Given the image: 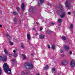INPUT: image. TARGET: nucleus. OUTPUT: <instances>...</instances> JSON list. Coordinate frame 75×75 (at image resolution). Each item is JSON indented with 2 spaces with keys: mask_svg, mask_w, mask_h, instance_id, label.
I'll return each mask as SVG.
<instances>
[{
  "mask_svg": "<svg viewBox=\"0 0 75 75\" xmlns=\"http://www.w3.org/2000/svg\"><path fill=\"white\" fill-rule=\"evenodd\" d=\"M3 68L6 73L7 74H11V69H9V67H8V66L7 63H5L3 65Z\"/></svg>",
  "mask_w": 75,
  "mask_h": 75,
  "instance_id": "f257e3e1",
  "label": "nucleus"
},
{
  "mask_svg": "<svg viewBox=\"0 0 75 75\" xmlns=\"http://www.w3.org/2000/svg\"><path fill=\"white\" fill-rule=\"evenodd\" d=\"M63 11H64V9L62 8L61 9L60 11L59 10H58L57 11V13H62L60 15L61 18H64L65 17V12H63Z\"/></svg>",
  "mask_w": 75,
  "mask_h": 75,
  "instance_id": "f03ea898",
  "label": "nucleus"
},
{
  "mask_svg": "<svg viewBox=\"0 0 75 75\" xmlns=\"http://www.w3.org/2000/svg\"><path fill=\"white\" fill-rule=\"evenodd\" d=\"M24 67H25L26 68H27V67H28L29 69H32V68H33L34 66L31 63H26L24 64Z\"/></svg>",
  "mask_w": 75,
  "mask_h": 75,
  "instance_id": "7ed1b4c3",
  "label": "nucleus"
},
{
  "mask_svg": "<svg viewBox=\"0 0 75 75\" xmlns=\"http://www.w3.org/2000/svg\"><path fill=\"white\" fill-rule=\"evenodd\" d=\"M65 4L66 7H67L69 9L70 8V5H69V3L68 1H66Z\"/></svg>",
  "mask_w": 75,
  "mask_h": 75,
  "instance_id": "20e7f679",
  "label": "nucleus"
},
{
  "mask_svg": "<svg viewBox=\"0 0 75 75\" xmlns=\"http://www.w3.org/2000/svg\"><path fill=\"white\" fill-rule=\"evenodd\" d=\"M67 64V60L64 59L62 62V65H66Z\"/></svg>",
  "mask_w": 75,
  "mask_h": 75,
  "instance_id": "39448f33",
  "label": "nucleus"
},
{
  "mask_svg": "<svg viewBox=\"0 0 75 75\" xmlns=\"http://www.w3.org/2000/svg\"><path fill=\"white\" fill-rule=\"evenodd\" d=\"M64 50L65 51H68V50H69V49H70V48L67 45H65L64 46Z\"/></svg>",
  "mask_w": 75,
  "mask_h": 75,
  "instance_id": "423d86ee",
  "label": "nucleus"
},
{
  "mask_svg": "<svg viewBox=\"0 0 75 75\" xmlns=\"http://www.w3.org/2000/svg\"><path fill=\"white\" fill-rule=\"evenodd\" d=\"M75 63L74 61H72L71 62V67H74L75 66Z\"/></svg>",
  "mask_w": 75,
  "mask_h": 75,
  "instance_id": "0eeeda50",
  "label": "nucleus"
},
{
  "mask_svg": "<svg viewBox=\"0 0 75 75\" xmlns=\"http://www.w3.org/2000/svg\"><path fill=\"white\" fill-rule=\"evenodd\" d=\"M7 56L6 55H4L2 58V60L4 61H7Z\"/></svg>",
  "mask_w": 75,
  "mask_h": 75,
  "instance_id": "6e6552de",
  "label": "nucleus"
},
{
  "mask_svg": "<svg viewBox=\"0 0 75 75\" xmlns=\"http://www.w3.org/2000/svg\"><path fill=\"white\" fill-rule=\"evenodd\" d=\"M21 7L23 11L24 10V4L22 3L21 4Z\"/></svg>",
  "mask_w": 75,
  "mask_h": 75,
  "instance_id": "1a4fd4ad",
  "label": "nucleus"
},
{
  "mask_svg": "<svg viewBox=\"0 0 75 75\" xmlns=\"http://www.w3.org/2000/svg\"><path fill=\"white\" fill-rule=\"evenodd\" d=\"M44 38V35H41L39 36V38L40 39H43Z\"/></svg>",
  "mask_w": 75,
  "mask_h": 75,
  "instance_id": "9d476101",
  "label": "nucleus"
},
{
  "mask_svg": "<svg viewBox=\"0 0 75 75\" xmlns=\"http://www.w3.org/2000/svg\"><path fill=\"white\" fill-rule=\"evenodd\" d=\"M22 57L23 59H26V56L25 54H22Z\"/></svg>",
  "mask_w": 75,
  "mask_h": 75,
  "instance_id": "9b49d317",
  "label": "nucleus"
},
{
  "mask_svg": "<svg viewBox=\"0 0 75 75\" xmlns=\"http://www.w3.org/2000/svg\"><path fill=\"white\" fill-rule=\"evenodd\" d=\"M27 37L28 38V40H30L31 39V36H30V34H28L27 35Z\"/></svg>",
  "mask_w": 75,
  "mask_h": 75,
  "instance_id": "f8f14e48",
  "label": "nucleus"
},
{
  "mask_svg": "<svg viewBox=\"0 0 75 75\" xmlns=\"http://www.w3.org/2000/svg\"><path fill=\"white\" fill-rule=\"evenodd\" d=\"M62 19L59 18L58 20V22L59 23H62Z\"/></svg>",
  "mask_w": 75,
  "mask_h": 75,
  "instance_id": "ddd939ff",
  "label": "nucleus"
},
{
  "mask_svg": "<svg viewBox=\"0 0 75 75\" xmlns=\"http://www.w3.org/2000/svg\"><path fill=\"white\" fill-rule=\"evenodd\" d=\"M4 51L5 54H6V55L8 54V52H7V50H6V49L5 48H4Z\"/></svg>",
  "mask_w": 75,
  "mask_h": 75,
  "instance_id": "4468645a",
  "label": "nucleus"
},
{
  "mask_svg": "<svg viewBox=\"0 0 75 75\" xmlns=\"http://www.w3.org/2000/svg\"><path fill=\"white\" fill-rule=\"evenodd\" d=\"M51 33V30H47L46 31V33H47V34H50Z\"/></svg>",
  "mask_w": 75,
  "mask_h": 75,
  "instance_id": "2eb2a0df",
  "label": "nucleus"
},
{
  "mask_svg": "<svg viewBox=\"0 0 75 75\" xmlns=\"http://www.w3.org/2000/svg\"><path fill=\"white\" fill-rule=\"evenodd\" d=\"M6 35L7 36V37L8 39H9V40H11V37H10V36H9V35H8V34H6Z\"/></svg>",
  "mask_w": 75,
  "mask_h": 75,
  "instance_id": "dca6fc26",
  "label": "nucleus"
},
{
  "mask_svg": "<svg viewBox=\"0 0 75 75\" xmlns=\"http://www.w3.org/2000/svg\"><path fill=\"white\" fill-rule=\"evenodd\" d=\"M55 67L53 68L52 69V73L54 72L55 71Z\"/></svg>",
  "mask_w": 75,
  "mask_h": 75,
  "instance_id": "f3484780",
  "label": "nucleus"
},
{
  "mask_svg": "<svg viewBox=\"0 0 75 75\" xmlns=\"http://www.w3.org/2000/svg\"><path fill=\"white\" fill-rule=\"evenodd\" d=\"M44 1V0H39V2L41 3V4H42V3H43Z\"/></svg>",
  "mask_w": 75,
  "mask_h": 75,
  "instance_id": "a211bd4d",
  "label": "nucleus"
},
{
  "mask_svg": "<svg viewBox=\"0 0 75 75\" xmlns=\"http://www.w3.org/2000/svg\"><path fill=\"white\" fill-rule=\"evenodd\" d=\"M55 45H53L52 46V48L53 50H54V49H55Z\"/></svg>",
  "mask_w": 75,
  "mask_h": 75,
  "instance_id": "6ab92c4d",
  "label": "nucleus"
},
{
  "mask_svg": "<svg viewBox=\"0 0 75 75\" xmlns=\"http://www.w3.org/2000/svg\"><path fill=\"white\" fill-rule=\"evenodd\" d=\"M62 39H63V40H66L67 39L66 37H65V36H62Z\"/></svg>",
  "mask_w": 75,
  "mask_h": 75,
  "instance_id": "aec40b11",
  "label": "nucleus"
},
{
  "mask_svg": "<svg viewBox=\"0 0 75 75\" xmlns=\"http://www.w3.org/2000/svg\"><path fill=\"white\" fill-rule=\"evenodd\" d=\"M14 56L15 57H17V54L16 53H14Z\"/></svg>",
  "mask_w": 75,
  "mask_h": 75,
  "instance_id": "412c9836",
  "label": "nucleus"
},
{
  "mask_svg": "<svg viewBox=\"0 0 75 75\" xmlns=\"http://www.w3.org/2000/svg\"><path fill=\"white\" fill-rule=\"evenodd\" d=\"M45 69H48V66H46L44 68Z\"/></svg>",
  "mask_w": 75,
  "mask_h": 75,
  "instance_id": "4be33fe9",
  "label": "nucleus"
},
{
  "mask_svg": "<svg viewBox=\"0 0 75 75\" xmlns=\"http://www.w3.org/2000/svg\"><path fill=\"white\" fill-rule=\"evenodd\" d=\"M73 28V25L72 24H71L70 25V29H72Z\"/></svg>",
  "mask_w": 75,
  "mask_h": 75,
  "instance_id": "5701e85b",
  "label": "nucleus"
},
{
  "mask_svg": "<svg viewBox=\"0 0 75 75\" xmlns=\"http://www.w3.org/2000/svg\"><path fill=\"white\" fill-rule=\"evenodd\" d=\"M59 7L60 8H62V7H63V6L61 4H59Z\"/></svg>",
  "mask_w": 75,
  "mask_h": 75,
  "instance_id": "b1692460",
  "label": "nucleus"
},
{
  "mask_svg": "<svg viewBox=\"0 0 75 75\" xmlns=\"http://www.w3.org/2000/svg\"><path fill=\"white\" fill-rule=\"evenodd\" d=\"M13 14L14 15H17V14H18L17 12H14L13 13Z\"/></svg>",
  "mask_w": 75,
  "mask_h": 75,
  "instance_id": "393cba45",
  "label": "nucleus"
},
{
  "mask_svg": "<svg viewBox=\"0 0 75 75\" xmlns=\"http://www.w3.org/2000/svg\"><path fill=\"white\" fill-rule=\"evenodd\" d=\"M9 43L11 45H13V43L11 41H9Z\"/></svg>",
  "mask_w": 75,
  "mask_h": 75,
  "instance_id": "a878e982",
  "label": "nucleus"
},
{
  "mask_svg": "<svg viewBox=\"0 0 75 75\" xmlns=\"http://www.w3.org/2000/svg\"><path fill=\"white\" fill-rule=\"evenodd\" d=\"M13 21H17V19L16 18H15L13 19Z\"/></svg>",
  "mask_w": 75,
  "mask_h": 75,
  "instance_id": "bb28decb",
  "label": "nucleus"
},
{
  "mask_svg": "<svg viewBox=\"0 0 75 75\" xmlns=\"http://www.w3.org/2000/svg\"><path fill=\"white\" fill-rule=\"evenodd\" d=\"M9 56L10 58H11L13 57V55L11 54H9Z\"/></svg>",
  "mask_w": 75,
  "mask_h": 75,
  "instance_id": "cd10ccee",
  "label": "nucleus"
},
{
  "mask_svg": "<svg viewBox=\"0 0 75 75\" xmlns=\"http://www.w3.org/2000/svg\"><path fill=\"white\" fill-rule=\"evenodd\" d=\"M22 74L23 75H25V73L24 72V71H22Z\"/></svg>",
  "mask_w": 75,
  "mask_h": 75,
  "instance_id": "c85d7f7f",
  "label": "nucleus"
},
{
  "mask_svg": "<svg viewBox=\"0 0 75 75\" xmlns=\"http://www.w3.org/2000/svg\"><path fill=\"white\" fill-rule=\"evenodd\" d=\"M21 47L22 48H24V44H21Z\"/></svg>",
  "mask_w": 75,
  "mask_h": 75,
  "instance_id": "c756f323",
  "label": "nucleus"
},
{
  "mask_svg": "<svg viewBox=\"0 0 75 75\" xmlns=\"http://www.w3.org/2000/svg\"><path fill=\"white\" fill-rule=\"evenodd\" d=\"M16 8L17 11H19L20 10V8L19 7H17Z\"/></svg>",
  "mask_w": 75,
  "mask_h": 75,
  "instance_id": "7c9ffc66",
  "label": "nucleus"
},
{
  "mask_svg": "<svg viewBox=\"0 0 75 75\" xmlns=\"http://www.w3.org/2000/svg\"><path fill=\"white\" fill-rule=\"evenodd\" d=\"M60 52H61V53H63V52H64V50H60Z\"/></svg>",
  "mask_w": 75,
  "mask_h": 75,
  "instance_id": "2f4dec72",
  "label": "nucleus"
},
{
  "mask_svg": "<svg viewBox=\"0 0 75 75\" xmlns=\"http://www.w3.org/2000/svg\"><path fill=\"white\" fill-rule=\"evenodd\" d=\"M47 47L49 49H50V45H48Z\"/></svg>",
  "mask_w": 75,
  "mask_h": 75,
  "instance_id": "473e14b6",
  "label": "nucleus"
},
{
  "mask_svg": "<svg viewBox=\"0 0 75 75\" xmlns=\"http://www.w3.org/2000/svg\"><path fill=\"white\" fill-rule=\"evenodd\" d=\"M1 68L0 67V75H1Z\"/></svg>",
  "mask_w": 75,
  "mask_h": 75,
  "instance_id": "72a5a7b5",
  "label": "nucleus"
},
{
  "mask_svg": "<svg viewBox=\"0 0 75 75\" xmlns=\"http://www.w3.org/2000/svg\"><path fill=\"white\" fill-rule=\"evenodd\" d=\"M35 35L36 36H37L38 35V33H36L35 34Z\"/></svg>",
  "mask_w": 75,
  "mask_h": 75,
  "instance_id": "f704fd0d",
  "label": "nucleus"
},
{
  "mask_svg": "<svg viewBox=\"0 0 75 75\" xmlns=\"http://www.w3.org/2000/svg\"><path fill=\"white\" fill-rule=\"evenodd\" d=\"M2 57L1 56H0V61H1V59H2Z\"/></svg>",
  "mask_w": 75,
  "mask_h": 75,
  "instance_id": "c9c22d12",
  "label": "nucleus"
},
{
  "mask_svg": "<svg viewBox=\"0 0 75 75\" xmlns=\"http://www.w3.org/2000/svg\"><path fill=\"white\" fill-rule=\"evenodd\" d=\"M48 6H51L52 4H47Z\"/></svg>",
  "mask_w": 75,
  "mask_h": 75,
  "instance_id": "e433bc0d",
  "label": "nucleus"
},
{
  "mask_svg": "<svg viewBox=\"0 0 75 75\" xmlns=\"http://www.w3.org/2000/svg\"><path fill=\"white\" fill-rule=\"evenodd\" d=\"M16 23H17V22L16 21H14V24H16Z\"/></svg>",
  "mask_w": 75,
  "mask_h": 75,
  "instance_id": "4c0bfd02",
  "label": "nucleus"
},
{
  "mask_svg": "<svg viewBox=\"0 0 75 75\" xmlns=\"http://www.w3.org/2000/svg\"><path fill=\"white\" fill-rule=\"evenodd\" d=\"M68 14H69V15H71V13L70 12H68Z\"/></svg>",
  "mask_w": 75,
  "mask_h": 75,
  "instance_id": "58836bf2",
  "label": "nucleus"
},
{
  "mask_svg": "<svg viewBox=\"0 0 75 75\" xmlns=\"http://www.w3.org/2000/svg\"><path fill=\"white\" fill-rule=\"evenodd\" d=\"M51 24H52V25H55V23H51Z\"/></svg>",
  "mask_w": 75,
  "mask_h": 75,
  "instance_id": "ea45409f",
  "label": "nucleus"
},
{
  "mask_svg": "<svg viewBox=\"0 0 75 75\" xmlns=\"http://www.w3.org/2000/svg\"><path fill=\"white\" fill-rule=\"evenodd\" d=\"M12 62H14V61H15V59H12Z\"/></svg>",
  "mask_w": 75,
  "mask_h": 75,
  "instance_id": "a19ab883",
  "label": "nucleus"
},
{
  "mask_svg": "<svg viewBox=\"0 0 75 75\" xmlns=\"http://www.w3.org/2000/svg\"><path fill=\"white\" fill-rule=\"evenodd\" d=\"M42 30V28H40V31H41Z\"/></svg>",
  "mask_w": 75,
  "mask_h": 75,
  "instance_id": "79ce46f5",
  "label": "nucleus"
},
{
  "mask_svg": "<svg viewBox=\"0 0 75 75\" xmlns=\"http://www.w3.org/2000/svg\"><path fill=\"white\" fill-rule=\"evenodd\" d=\"M28 73H29V71H26V74H28Z\"/></svg>",
  "mask_w": 75,
  "mask_h": 75,
  "instance_id": "37998d69",
  "label": "nucleus"
},
{
  "mask_svg": "<svg viewBox=\"0 0 75 75\" xmlns=\"http://www.w3.org/2000/svg\"><path fill=\"white\" fill-rule=\"evenodd\" d=\"M13 52H14V53H15V52H16V50H14L13 51Z\"/></svg>",
  "mask_w": 75,
  "mask_h": 75,
  "instance_id": "c03bdc74",
  "label": "nucleus"
},
{
  "mask_svg": "<svg viewBox=\"0 0 75 75\" xmlns=\"http://www.w3.org/2000/svg\"><path fill=\"white\" fill-rule=\"evenodd\" d=\"M69 53L70 54H72V51H70L69 52Z\"/></svg>",
  "mask_w": 75,
  "mask_h": 75,
  "instance_id": "a18cd8bd",
  "label": "nucleus"
},
{
  "mask_svg": "<svg viewBox=\"0 0 75 75\" xmlns=\"http://www.w3.org/2000/svg\"><path fill=\"white\" fill-rule=\"evenodd\" d=\"M31 55L32 56H34V55H33V53H31Z\"/></svg>",
  "mask_w": 75,
  "mask_h": 75,
  "instance_id": "49530a36",
  "label": "nucleus"
},
{
  "mask_svg": "<svg viewBox=\"0 0 75 75\" xmlns=\"http://www.w3.org/2000/svg\"><path fill=\"white\" fill-rule=\"evenodd\" d=\"M36 24L37 25H38V22H36Z\"/></svg>",
  "mask_w": 75,
  "mask_h": 75,
  "instance_id": "de8ad7c7",
  "label": "nucleus"
},
{
  "mask_svg": "<svg viewBox=\"0 0 75 75\" xmlns=\"http://www.w3.org/2000/svg\"><path fill=\"white\" fill-rule=\"evenodd\" d=\"M0 27H2V25H0Z\"/></svg>",
  "mask_w": 75,
  "mask_h": 75,
  "instance_id": "09e8293b",
  "label": "nucleus"
},
{
  "mask_svg": "<svg viewBox=\"0 0 75 75\" xmlns=\"http://www.w3.org/2000/svg\"><path fill=\"white\" fill-rule=\"evenodd\" d=\"M36 75H40V74L38 73H37V74H36Z\"/></svg>",
  "mask_w": 75,
  "mask_h": 75,
  "instance_id": "8fccbe9b",
  "label": "nucleus"
},
{
  "mask_svg": "<svg viewBox=\"0 0 75 75\" xmlns=\"http://www.w3.org/2000/svg\"><path fill=\"white\" fill-rule=\"evenodd\" d=\"M33 30H35V29L34 28H33Z\"/></svg>",
  "mask_w": 75,
  "mask_h": 75,
  "instance_id": "3c124183",
  "label": "nucleus"
},
{
  "mask_svg": "<svg viewBox=\"0 0 75 75\" xmlns=\"http://www.w3.org/2000/svg\"><path fill=\"white\" fill-rule=\"evenodd\" d=\"M19 21L20 23H21V20H20Z\"/></svg>",
  "mask_w": 75,
  "mask_h": 75,
  "instance_id": "603ef678",
  "label": "nucleus"
},
{
  "mask_svg": "<svg viewBox=\"0 0 75 75\" xmlns=\"http://www.w3.org/2000/svg\"><path fill=\"white\" fill-rule=\"evenodd\" d=\"M14 40L15 41H16V39H14Z\"/></svg>",
  "mask_w": 75,
  "mask_h": 75,
  "instance_id": "864d4df0",
  "label": "nucleus"
},
{
  "mask_svg": "<svg viewBox=\"0 0 75 75\" xmlns=\"http://www.w3.org/2000/svg\"><path fill=\"white\" fill-rule=\"evenodd\" d=\"M27 13H25V14H27Z\"/></svg>",
  "mask_w": 75,
  "mask_h": 75,
  "instance_id": "5fc2aeb1",
  "label": "nucleus"
},
{
  "mask_svg": "<svg viewBox=\"0 0 75 75\" xmlns=\"http://www.w3.org/2000/svg\"><path fill=\"white\" fill-rule=\"evenodd\" d=\"M54 75H55V74H54Z\"/></svg>",
  "mask_w": 75,
  "mask_h": 75,
  "instance_id": "6e6d98bb",
  "label": "nucleus"
}]
</instances>
